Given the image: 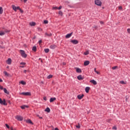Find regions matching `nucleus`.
<instances>
[{
    "label": "nucleus",
    "instance_id": "nucleus-55",
    "mask_svg": "<svg viewBox=\"0 0 130 130\" xmlns=\"http://www.w3.org/2000/svg\"><path fill=\"white\" fill-rule=\"evenodd\" d=\"M28 0H23V2H24V3H27V1Z\"/></svg>",
    "mask_w": 130,
    "mask_h": 130
},
{
    "label": "nucleus",
    "instance_id": "nucleus-28",
    "mask_svg": "<svg viewBox=\"0 0 130 130\" xmlns=\"http://www.w3.org/2000/svg\"><path fill=\"white\" fill-rule=\"evenodd\" d=\"M51 35H52L51 34H48L47 32L45 33V36H51Z\"/></svg>",
    "mask_w": 130,
    "mask_h": 130
},
{
    "label": "nucleus",
    "instance_id": "nucleus-54",
    "mask_svg": "<svg viewBox=\"0 0 130 130\" xmlns=\"http://www.w3.org/2000/svg\"><path fill=\"white\" fill-rule=\"evenodd\" d=\"M24 73L25 74H26V73H27V70H24Z\"/></svg>",
    "mask_w": 130,
    "mask_h": 130
},
{
    "label": "nucleus",
    "instance_id": "nucleus-18",
    "mask_svg": "<svg viewBox=\"0 0 130 130\" xmlns=\"http://www.w3.org/2000/svg\"><path fill=\"white\" fill-rule=\"evenodd\" d=\"M26 122L27 123H30V124H33V123L32 122V121H31L30 119L27 120Z\"/></svg>",
    "mask_w": 130,
    "mask_h": 130
},
{
    "label": "nucleus",
    "instance_id": "nucleus-58",
    "mask_svg": "<svg viewBox=\"0 0 130 130\" xmlns=\"http://www.w3.org/2000/svg\"><path fill=\"white\" fill-rule=\"evenodd\" d=\"M0 43H1V44H4V42H2V41H1V42H0Z\"/></svg>",
    "mask_w": 130,
    "mask_h": 130
},
{
    "label": "nucleus",
    "instance_id": "nucleus-22",
    "mask_svg": "<svg viewBox=\"0 0 130 130\" xmlns=\"http://www.w3.org/2000/svg\"><path fill=\"white\" fill-rule=\"evenodd\" d=\"M4 91L6 93V94H9V91H8L6 88H4Z\"/></svg>",
    "mask_w": 130,
    "mask_h": 130
},
{
    "label": "nucleus",
    "instance_id": "nucleus-24",
    "mask_svg": "<svg viewBox=\"0 0 130 130\" xmlns=\"http://www.w3.org/2000/svg\"><path fill=\"white\" fill-rule=\"evenodd\" d=\"M44 51L46 52V53H48V52H49V49H45Z\"/></svg>",
    "mask_w": 130,
    "mask_h": 130
},
{
    "label": "nucleus",
    "instance_id": "nucleus-8",
    "mask_svg": "<svg viewBox=\"0 0 130 130\" xmlns=\"http://www.w3.org/2000/svg\"><path fill=\"white\" fill-rule=\"evenodd\" d=\"M77 79H78V80H84V77H83L82 76V75H79V76H78L77 77Z\"/></svg>",
    "mask_w": 130,
    "mask_h": 130
},
{
    "label": "nucleus",
    "instance_id": "nucleus-2",
    "mask_svg": "<svg viewBox=\"0 0 130 130\" xmlns=\"http://www.w3.org/2000/svg\"><path fill=\"white\" fill-rule=\"evenodd\" d=\"M94 3H95V5H96L97 6H99L100 7H101V6L102 5V2H101V1L100 0H95Z\"/></svg>",
    "mask_w": 130,
    "mask_h": 130
},
{
    "label": "nucleus",
    "instance_id": "nucleus-47",
    "mask_svg": "<svg viewBox=\"0 0 130 130\" xmlns=\"http://www.w3.org/2000/svg\"><path fill=\"white\" fill-rule=\"evenodd\" d=\"M4 89V87L0 85V89L3 90Z\"/></svg>",
    "mask_w": 130,
    "mask_h": 130
},
{
    "label": "nucleus",
    "instance_id": "nucleus-25",
    "mask_svg": "<svg viewBox=\"0 0 130 130\" xmlns=\"http://www.w3.org/2000/svg\"><path fill=\"white\" fill-rule=\"evenodd\" d=\"M4 74L5 76H6L7 77H8L9 76V73H8V72H7V71H4Z\"/></svg>",
    "mask_w": 130,
    "mask_h": 130
},
{
    "label": "nucleus",
    "instance_id": "nucleus-34",
    "mask_svg": "<svg viewBox=\"0 0 130 130\" xmlns=\"http://www.w3.org/2000/svg\"><path fill=\"white\" fill-rule=\"evenodd\" d=\"M116 69H117V66L112 67V70H116Z\"/></svg>",
    "mask_w": 130,
    "mask_h": 130
},
{
    "label": "nucleus",
    "instance_id": "nucleus-43",
    "mask_svg": "<svg viewBox=\"0 0 130 130\" xmlns=\"http://www.w3.org/2000/svg\"><path fill=\"white\" fill-rule=\"evenodd\" d=\"M39 44H41L42 43V40H40L39 41Z\"/></svg>",
    "mask_w": 130,
    "mask_h": 130
},
{
    "label": "nucleus",
    "instance_id": "nucleus-46",
    "mask_svg": "<svg viewBox=\"0 0 130 130\" xmlns=\"http://www.w3.org/2000/svg\"><path fill=\"white\" fill-rule=\"evenodd\" d=\"M59 15H62V12L61 11L59 12Z\"/></svg>",
    "mask_w": 130,
    "mask_h": 130
},
{
    "label": "nucleus",
    "instance_id": "nucleus-6",
    "mask_svg": "<svg viewBox=\"0 0 130 130\" xmlns=\"http://www.w3.org/2000/svg\"><path fill=\"white\" fill-rule=\"evenodd\" d=\"M71 42H72V43H73V44H78V43H79V41L77 40H71Z\"/></svg>",
    "mask_w": 130,
    "mask_h": 130
},
{
    "label": "nucleus",
    "instance_id": "nucleus-53",
    "mask_svg": "<svg viewBox=\"0 0 130 130\" xmlns=\"http://www.w3.org/2000/svg\"><path fill=\"white\" fill-rule=\"evenodd\" d=\"M16 10H20V7H16Z\"/></svg>",
    "mask_w": 130,
    "mask_h": 130
},
{
    "label": "nucleus",
    "instance_id": "nucleus-62",
    "mask_svg": "<svg viewBox=\"0 0 130 130\" xmlns=\"http://www.w3.org/2000/svg\"><path fill=\"white\" fill-rule=\"evenodd\" d=\"M20 68H24V66H20Z\"/></svg>",
    "mask_w": 130,
    "mask_h": 130
},
{
    "label": "nucleus",
    "instance_id": "nucleus-16",
    "mask_svg": "<svg viewBox=\"0 0 130 130\" xmlns=\"http://www.w3.org/2000/svg\"><path fill=\"white\" fill-rule=\"evenodd\" d=\"M77 73H82V70L79 68H76Z\"/></svg>",
    "mask_w": 130,
    "mask_h": 130
},
{
    "label": "nucleus",
    "instance_id": "nucleus-5",
    "mask_svg": "<svg viewBox=\"0 0 130 130\" xmlns=\"http://www.w3.org/2000/svg\"><path fill=\"white\" fill-rule=\"evenodd\" d=\"M20 95H24V96H30L31 95V93L30 92H22L20 93Z\"/></svg>",
    "mask_w": 130,
    "mask_h": 130
},
{
    "label": "nucleus",
    "instance_id": "nucleus-50",
    "mask_svg": "<svg viewBox=\"0 0 130 130\" xmlns=\"http://www.w3.org/2000/svg\"><path fill=\"white\" fill-rule=\"evenodd\" d=\"M100 24H101V25H103V24H104V22H103V21H100Z\"/></svg>",
    "mask_w": 130,
    "mask_h": 130
},
{
    "label": "nucleus",
    "instance_id": "nucleus-31",
    "mask_svg": "<svg viewBox=\"0 0 130 130\" xmlns=\"http://www.w3.org/2000/svg\"><path fill=\"white\" fill-rule=\"evenodd\" d=\"M20 83L22 84V85H25L26 84V82H25L24 81H21Z\"/></svg>",
    "mask_w": 130,
    "mask_h": 130
},
{
    "label": "nucleus",
    "instance_id": "nucleus-37",
    "mask_svg": "<svg viewBox=\"0 0 130 130\" xmlns=\"http://www.w3.org/2000/svg\"><path fill=\"white\" fill-rule=\"evenodd\" d=\"M5 125L7 127V128H10V126H9L8 124H6Z\"/></svg>",
    "mask_w": 130,
    "mask_h": 130
},
{
    "label": "nucleus",
    "instance_id": "nucleus-48",
    "mask_svg": "<svg viewBox=\"0 0 130 130\" xmlns=\"http://www.w3.org/2000/svg\"><path fill=\"white\" fill-rule=\"evenodd\" d=\"M10 129L11 130H16V129H14V128H13V127H11Z\"/></svg>",
    "mask_w": 130,
    "mask_h": 130
},
{
    "label": "nucleus",
    "instance_id": "nucleus-10",
    "mask_svg": "<svg viewBox=\"0 0 130 130\" xmlns=\"http://www.w3.org/2000/svg\"><path fill=\"white\" fill-rule=\"evenodd\" d=\"M83 97H84V94H80L77 96V98L81 100V99H83Z\"/></svg>",
    "mask_w": 130,
    "mask_h": 130
},
{
    "label": "nucleus",
    "instance_id": "nucleus-9",
    "mask_svg": "<svg viewBox=\"0 0 130 130\" xmlns=\"http://www.w3.org/2000/svg\"><path fill=\"white\" fill-rule=\"evenodd\" d=\"M50 47L51 49H55L57 46L55 45H51Z\"/></svg>",
    "mask_w": 130,
    "mask_h": 130
},
{
    "label": "nucleus",
    "instance_id": "nucleus-33",
    "mask_svg": "<svg viewBox=\"0 0 130 130\" xmlns=\"http://www.w3.org/2000/svg\"><path fill=\"white\" fill-rule=\"evenodd\" d=\"M76 126L77 128H80L81 127V126H80V124H78V125H77Z\"/></svg>",
    "mask_w": 130,
    "mask_h": 130
},
{
    "label": "nucleus",
    "instance_id": "nucleus-13",
    "mask_svg": "<svg viewBox=\"0 0 130 130\" xmlns=\"http://www.w3.org/2000/svg\"><path fill=\"white\" fill-rule=\"evenodd\" d=\"M55 100H56V98H51L50 99V102H53V101H55Z\"/></svg>",
    "mask_w": 130,
    "mask_h": 130
},
{
    "label": "nucleus",
    "instance_id": "nucleus-52",
    "mask_svg": "<svg viewBox=\"0 0 130 130\" xmlns=\"http://www.w3.org/2000/svg\"><path fill=\"white\" fill-rule=\"evenodd\" d=\"M62 7L61 6H60L58 8V10H61V9L62 8Z\"/></svg>",
    "mask_w": 130,
    "mask_h": 130
},
{
    "label": "nucleus",
    "instance_id": "nucleus-12",
    "mask_svg": "<svg viewBox=\"0 0 130 130\" xmlns=\"http://www.w3.org/2000/svg\"><path fill=\"white\" fill-rule=\"evenodd\" d=\"M90 83L93 84V85H96L97 84V82L94 80H91L90 81Z\"/></svg>",
    "mask_w": 130,
    "mask_h": 130
},
{
    "label": "nucleus",
    "instance_id": "nucleus-63",
    "mask_svg": "<svg viewBox=\"0 0 130 130\" xmlns=\"http://www.w3.org/2000/svg\"><path fill=\"white\" fill-rule=\"evenodd\" d=\"M39 118H41V119H42V117H40Z\"/></svg>",
    "mask_w": 130,
    "mask_h": 130
},
{
    "label": "nucleus",
    "instance_id": "nucleus-20",
    "mask_svg": "<svg viewBox=\"0 0 130 130\" xmlns=\"http://www.w3.org/2000/svg\"><path fill=\"white\" fill-rule=\"evenodd\" d=\"M45 111H46V112H50V109L49 108H47L45 110Z\"/></svg>",
    "mask_w": 130,
    "mask_h": 130
},
{
    "label": "nucleus",
    "instance_id": "nucleus-4",
    "mask_svg": "<svg viewBox=\"0 0 130 130\" xmlns=\"http://www.w3.org/2000/svg\"><path fill=\"white\" fill-rule=\"evenodd\" d=\"M16 119H17V120H19V121H22V120H23V117L17 115L16 117Z\"/></svg>",
    "mask_w": 130,
    "mask_h": 130
},
{
    "label": "nucleus",
    "instance_id": "nucleus-27",
    "mask_svg": "<svg viewBox=\"0 0 130 130\" xmlns=\"http://www.w3.org/2000/svg\"><path fill=\"white\" fill-rule=\"evenodd\" d=\"M3 7H0V14H3Z\"/></svg>",
    "mask_w": 130,
    "mask_h": 130
},
{
    "label": "nucleus",
    "instance_id": "nucleus-1",
    "mask_svg": "<svg viewBox=\"0 0 130 130\" xmlns=\"http://www.w3.org/2000/svg\"><path fill=\"white\" fill-rule=\"evenodd\" d=\"M20 52L22 57H24V58H26V57H27V55L26 54V53H25V51L20 50Z\"/></svg>",
    "mask_w": 130,
    "mask_h": 130
},
{
    "label": "nucleus",
    "instance_id": "nucleus-19",
    "mask_svg": "<svg viewBox=\"0 0 130 130\" xmlns=\"http://www.w3.org/2000/svg\"><path fill=\"white\" fill-rule=\"evenodd\" d=\"M12 8H13V10H14V11H15V12H17V7L15 6V5L12 6Z\"/></svg>",
    "mask_w": 130,
    "mask_h": 130
},
{
    "label": "nucleus",
    "instance_id": "nucleus-14",
    "mask_svg": "<svg viewBox=\"0 0 130 130\" xmlns=\"http://www.w3.org/2000/svg\"><path fill=\"white\" fill-rule=\"evenodd\" d=\"M11 62H12V59L9 58L7 60V63H8V64H11Z\"/></svg>",
    "mask_w": 130,
    "mask_h": 130
},
{
    "label": "nucleus",
    "instance_id": "nucleus-59",
    "mask_svg": "<svg viewBox=\"0 0 130 130\" xmlns=\"http://www.w3.org/2000/svg\"><path fill=\"white\" fill-rule=\"evenodd\" d=\"M0 82H3V80L2 79L0 78Z\"/></svg>",
    "mask_w": 130,
    "mask_h": 130
},
{
    "label": "nucleus",
    "instance_id": "nucleus-61",
    "mask_svg": "<svg viewBox=\"0 0 130 130\" xmlns=\"http://www.w3.org/2000/svg\"><path fill=\"white\" fill-rule=\"evenodd\" d=\"M63 66H66V62H63Z\"/></svg>",
    "mask_w": 130,
    "mask_h": 130
},
{
    "label": "nucleus",
    "instance_id": "nucleus-32",
    "mask_svg": "<svg viewBox=\"0 0 130 130\" xmlns=\"http://www.w3.org/2000/svg\"><path fill=\"white\" fill-rule=\"evenodd\" d=\"M51 78H52V75H50L47 77V79H51Z\"/></svg>",
    "mask_w": 130,
    "mask_h": 130
},
{
    "label": "nucleus",
    "instance_id": "nucleus-42",
    "mask_svg": "<svg viewBox=\"0 0 130 130\" xmlns=\"http://www.w3.org/2000/svg\"><path fill=\"white\" fill-rule=\"evenodd\" d=\"M10 30H5V32H6V33H8V32H10Z\"/></svg>",
    "mask_w": 130,
    "mask_h": 130
},
{
    "label": "nucleus",
    "instance_id": "nucleus-36",
    "mask_svg": "<svg viewBox=\"0 0 130 130\" xmlns=\"http://www.w3.org/2000/svg\"><path fill=\"white\" fill-rule=\"evenodd\" d=\"M20 64H21L22 66H25V64H26V63L22 62H21Z\"/></svg>",
    "mask_w": 130,
    "mask_h": 130
},
{
    "label": "nucleus",
    "instance_id": "nucleus-35",
    "mask_svg": "<svg viewBox=\"0 0 130 130\" xmlns=\"http://www.w3.org/2000/svg\"><path fill=\"white\" fill-rule=\"evenodd\" d=\"M44 24H48V21L47 20H44Z\"/></svg>",
    "mask_w": 130,
    "mask_h": 130
},
{
    "label": "nucleus",
    "instance_id": "nucleus-41",
    "mask_svg": "<svg viewBox=\"0 0 130 130\" xmlns=\"http://www.w3.org/2000/svg\"><path fill=\"white\" fill-rule=\"evenodd\" d=\"M58 8L57 7H53V10H57Z\"/></svg>",
    "mask_w": 130,
    "mask_h": 130
},
{
    "label": "nucleus",
    "instance_id": "nucleus-11",
    "mask_svg": "<svg viewBox=\"0 0 130 130\" xmlns=\"http://www.w3.org/2000/svg\"><path fill=\"white\" fill-rule=\"evenodd\" d=\"M90 64V61L89 60H86L84 62V66H89Z\"/></svg>",
    "mask_w": 130,
    "mask_h": 130
},
{
    "label": "nucleus",
    "instance_id": "nucleus-23",
    "mask_svg": "<svg viewBox=\"0 0 130 130\" xmlns=\"http://www.w3.org/2000/svg\"><path fill=\"white\" fill-rule=\"evenodd\" d=\"M32 50H33V51H36V50H37V48L36 47V46H34Z\"/></svg>",
    "mask_w": 130,
    "mask_h": 130
},
{
    "label": "nucleus",
    "instance_id": "nucleus-30",
    "mask_svg": "<svg viewBox=\"0 0 130 130\" xmlns=\"http://www.w3.org/2000/svg\"><path fill=\"white\" fill-rule=\"evenodd\" d=\"M88 54H89V51H87L84 53V55H88Z\"/></svg>",
    "mask_w": 130,
    "mask_h": 130
},
{
    "label": "nucleus",
    "instance_id": "nucleus-15",
    "mask_svg": "<svg viewBox=\"0 0 130 130\" xmlns=\"http://www.w3.org/2000/svg\"><path fill=\"white\" fill-rule=\"evenodd\" d=\"M90 90V87H86L85 88V92L86 93H89V90Z\"/></svg>",
    "mask_w": 130,
    "mask_h": 130
},
{
    "label": "nucleus",
    "instance_id": "nucleus-17",
    "mask_svg": "<svg viewBox=\"0 0 130 130\" xmlns=\"http://www.w3.org/2000/svg\"><path fill=\"white\" fill-rule=\"evenodd\" d=\"M28 106L26 105H23L21 107V109H25V108H28Z\"/></svg>",
    "mask_w": 130,
    "mask_h": 130
},
{
    "label": "nucleus",
    "instance_id": "nucleus-40",
    "mask_svg": "<svg viewBox=\"0 0 130 130\" xmlns=\"http://www.w3.org/2000/svg\"><path fill=\"white\" fill-rule=\"evenodd\" d=\"M113 129H117V128H116V126H114V127H113Z\"/></svg>",
    "mask_w": 130,
    "mask_h": 130
},
{
    "label": "nucleus",
    "instance_id": "nucleus-51",
    "mask_svg": "<svg viewBox=\"0 0 130 130\" xmlns=\"http://www.w3.org/2000/svg\"><path fill=\"white\" fill-rule=\"evenodd\" d=\"M95 73L97 74V75H100V72H99L96 71Z\"/></svg>",
    "mask_w": 130,
    "mask_h": 130
},
{
    "label": "nucleus",
    "instance_id": "nucleus-3",
    "mask_svg": "<svg viewBox=\"0 0 130 130\" xmlns=\"http://www.w3.org/2000/svg\"><path fill=\"white\" fill-rule=\"evenodd\" d=\"M0 104H1L2 105H8L6 103V100L4 99V100L3 101V100H2L1 98H0Z\"/></svg>",
    "mask_w": 130,
    "mask_h": 130
},
{
    "label": "nucleus",
    "instance_id": "nucleus-38",
    "mask_svg": "<svg viewBox=\"0 0 130 130\" xmlns=\"http://www.w3.org/2000/svg\"><path fill=\"white\" fill-rule=\"evenodd\" d=\"M93 28H94V29H98V26H96V25H94V26H93Z\"/></svg>",
    "mask_w": 130,
    "mask_h": 130
},
{
    "label": "nucleus",
    "instance_id": "nucleus-60",
    "mask_svg": "<svg viewBox=\"0 0 130 130\" xmlns=\"http://www.w3.org/2000/svg\"><path fill=\"white\" fill-rule=\"evenodd\" d=\"M94 72H95V73H96L97 72V71H96V68L94 69Z\"/></svg>",
    "mask_w": 130,
    "mask_h": 130
},
{
    "label": "nucleus",
    "instance_id": "nucleus-26",
    "mask_svg": "<svg viewBox=\"0 0 130 130\" xmlns=\"http://www.w3.org/2000/svg\"><path fill=\"white\" fill-rule=\"evenodd\" d=\"M5 32L4 31H0V36H3V35H5Z\"/></svg>",
    "mask_w": 130,
    "mask_h": 130
},
{
    "label": "nucleus",
    "instance_id": "nucleus-49",
    "mask_svg": "<svg viewBox=\"0 0 130 130\" xmlns=\"http://www.w3.org/2000/svg\"><path fill=\"white\" fill-rule=\"evenodd\" d=\"M122 7L120 6L119 7V10H122Z\"/></svg>",
    "mask_w": 130,
    "mask_h": 130
},
{
    "label": "nucleus",
    "instance_id": "nucleus-21",
    "mask_svg": "<svg viewBox=\"0 0 130 130\" xmlns=\"http://www.w3.org/2000/svg\"><path fill=\"white\" fill-rule=\"evenodd\" d=\"M29 25L30 26H35V25H36V23L32 22H30L29 23Z\"/></svg>",
    "mask_w": 130,
    "mask_h": 130
},
{
    "label": "nucleus",
    "instance_id": "nucleus-45",
    "mask_svg": "<svg viewBox=\"0 0 130 130\" xmlns=\"http://www.w3.org/2000/svg\"><path fill=\"white\" fill-rule=\"evenodd\" d=\"M43 99H44V100H45V101H46V100H47L46 96L44 97Z\"/></svg>",
    "mask_w": 130,
    "mask_h": 130
},
{
    "label": "nucleus",
    "instance_id": "nucleus-39",
    "mask_svg": "<svg viewBox=\"0 0 130 130\" xmlns=\"http://www.w3.org/2000/svg\"><path fill=\"white\" fill-rule=\"evenodd\" d=\"M38 29L39 31H42V29L40 27H38Z\"/></svg>",
    "mask_w": 130,
    "mask_h": 130
},
{
    "label": "nucleus",
    "instance_id": "nucleus-29",
    "mask_svg": "<svg viewBox=\"0 0 130 130\" xmlns=\"http://www.w3.org/2000/svg\"><path fill=\"white\" fill-rule=\"evenodd\" d=\"M120 83L125 85L126 84V82H125L124 81H120Z\"/></svg>",
    "mask_w": 130,
    "mask_h": 130
},
{
    "label": "nucleus",
    "instance_id": "nucleus-57",
    "mask_svg": "<svg viewBox=\"0 0 130 130\" xmlns=\"http://www.w3.org/2000/svg\"><path fill=\"white\" fill-rule=\"evenodd\" d=\"M0 48H5V47H3V46L0 45Z\"/></svg>",
    "mask_w": 130,
    "mask_h": 130
},
{
    "label": "nucleus",
    "instance_id": "nucleus-64",
    "mask_svg": "<svg viewBox=\"0 0 130 130\" xmlns=\"http://www.w3.org/2000/svg\"><path fill=\"white\" fill-rule=\"evenodd\" d=\"M89 130H94V129H89Z\"/></svg>",
    "mask_w": 130,
    "mask_h": 130
},
{
    "label": "nucleus",
    "instance_id": "nucleus-44",
    "mask_svg": "<svg viewBox=\"0 0 130 130\" xmlns=\"http://www.w3.org/2000/svg\"><path fill=\"white\" fill-rule=\"evenodd\" d=\"M127 32H128L129 34H130V28H128V29H127Z\"/></svg>",
    "mask_w": 130,
    "mask_h": 130
},
{
    "label": "nucleus",
    "instance_id": "nucleus-56",
    "mask_svg": "<svg viewBox=\"0 0 130 130\" xmlns=\"http://www.w3.org/2000/svg\"><path fill=\"white\" fill-rule=\"evenodd\" d=\"M0 48H5V47H3V46L0 45Z\"/></svg>",
    "mask_w": 130,
    "mask_h": 130
},
{
    "label": "nucleus",
    "instance_id": "nucleus-7",
    "mask_svg": "<svg viewBox=\"0 0 130 130\" xmlns=\"http://www.w3.org/2000/svg\"><path fill=\"white\" fill-rule=\"evenodd\" d=\"M72 35H73V32H71L70 34H67L66 36V38H70V37H72Z\"/></svg>",
    "mask_w": 130,
    "mask_h": 130
}]
</instances>
